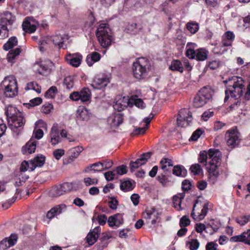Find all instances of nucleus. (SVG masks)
Wrapping results in <instances>:
<instances>
[{
	"mask_svg": "<svg viewBox=\"0 0 250 250\" xmlns=\"http://www.w3.org/2000/svg\"><path fill=\"white\" fill-rule=\"evenodd\" d=\"M208 160V164L207 166V169L210 174L217 177L219 175L216 170L217 168L220 164L221 160V153L218 150L210 149L208 152L202 151L200 152L198 161L199 162L206 166L207 160Z\"/></svg>",
	"mask_w": 250,
	"mask_h": 250,
	"instance_id": "1",
	"label": "nucleus"
},
{
	"mask_svg": "<svg viewBox=\"0 0 250 250\" xmlns=\"http://www.w3.org/2000/svg\"><path fill=\"white\" fill-rule=\"evenodd\" d=\"M224 83L227 84L224 99L225 102L227 101L229 96L233 98H240L242 96L245 85L242 78L233 76L224 81Z\"/></svg>",
	"mask_w": 250,
	"mask_h": 250,
	"instance_id": "2",
	"label": "nucleus"
},
{
	"mask_svg": "<svg viewBox=\"0 0 250 250\" xmlns=\"http://www.w3.org/2000/svg\"><path fill=\"white\" fill-rule=\"evenodd\" d=\"M150 68V64L146 59L138 58L132 65L133 76L139 80L144 79L147 76Z\"/></svg>",
	"mask_w": 250,
	"mask_h": 250,
	"instance_id": "3",
	"label": "nucleus"
},
{
	"mask_svg": "<svg viewBox=\"0 0 250 250\" xmlns=\"http://www.w3.org/2000/svg\"><path fill=\"white\" fill-rule=\"evenodd\" d=\"M96 36L101 45L106 48L111 45L112 37L110 29L106 24H100L97 29Z\"/></svg>",
	"mask_w": 250,
	"mask_h": 250,
	"instance_id": "4",
	"label": "nucleus"
},
{
	"mask_svg": "<svg viewBox=\"0 0 250 250\" xmlns=\"http://www.w3.org/2000/svg\"><path fill=\"white\" fill-rule=\"evenodd\" d=\"M1 86L4 88L6 96L14 97L17 95L18 87L17 80L14 76L6 77L2 82Z\"/></svg>",
	"mask_w": 250,
	"mask_h": 250,
	"instance_id": "5",
	"label": "nucleus"
},
{
	"mask_svg": "<svg viewBox=\"0 0 250 250\" xmlns=\"http://www.w3.org/2000/svg\"><path fill=\"white\" fill-rule=\"evenodd\" d=\"M212 93L213 91L211 89L204 87L195 96L193 106L197 108L202 107L211 99Z\"/></svg>",
	"mask_w": 250,
	"mask_h": 250,
	"instance_id": "6",
	"label": "nucleus"
},
{
	"mask_svg": "<svg viewBox=\"0 0 250 250\" xmlns=\"http://www.w3.org/2000/svg\"><path fill=\"white\" fill-rule=\"evenodd\" d=\"M235 36L233 32H226L222 36L221 44L215 47L213 51L215 54H223L228 50V47L231 46Z\"/></svg>",
	"mask_w": 250,
	"mask_h": 250,
	"instance_id": "7",
	"label": "nucleus"
},
{
	"mask_svg": "<svg viewBox=\"0 0 250 250\" xmlns=\"http://www.w3.org/2000/svg\"><path fill=\"white\" fill-rule=\"evenodd\" d=\"M239 133L237 127L228 130L226 133V139L227 145L231 148H234L238 145Z\"/></svg>",
	"mask_w": 250,
	"mask_h": 250,
	"instance_id": "8",
	"label": "nucleus"
},
{
	"mask_svg": "<svg viewBox=\"0 0 250 250\" xmlns=\"http://www.w3.org/2000/svg\"><path fill=\"white\" fill-rule=\"evenodd\" d=\"M192 115L188 109H181L177 119V125L182 127L188 126L192 121Z\"/></svg>",
	"mask_w": 250,
	"mask_h": 250,
	"instance_id": "9",
	"label": "nucleus"
},
{
	"mask_svg": "<svg viewBox=\"0 0 250 250\" xmlns=\"http://www.w3.org/2000/svg\"><path fill=\"white\" fill-rule=\"evenodd\" d=\"M152 154L151 152L144 153L141 155L140 158L137 159L135 162L131 161L129 164L130 170L133 171L134 169L146 164L148 160L150 158Z\"/></svg>",
	"mask_w": 250,
	"mask_h": 250,
	"instance_id": "10",
	"label": "nucleus"
},
{
	"mask_svg": "<svg viewBox=\"0 0 250 250\" xmlns=\"http://www.w3.org/2000/svg\"><path fill=\"white\" fill-rule=\"evenodd\" d=\"M25 122L23 114L21 112H18V115L16 117H13L11 120L9 119L8 124L11 129H13V127L17 128L22 126Z\"/></svg>",
	"mask_w": 250,
	"mask_h": 250,
	"instance_id": "11",
	"label": "nucleus"
},
{
	"mask_svg": "<svg viewBox=\"0 0 250 250\" xmlns=\"http://www.w3.org/2000/svg\"><path fill=\"white\" fill-rule=\"evenodd\" d=\"M109 82L108 78L104 76H98L94 78L91 85L94 89H101L106 86Z\"/></svg>",
	"mask_w": 250,
	"mask_h": 250,
	"instance_id": "12",
	"label": "nucleus"
},
{
	"mask_svg": "<svg viewBox=\"0 0 250 250\" xmlns=\"http://www.w3.org/2000/svg\"><path fill=\"white\" fill-rule=\"evenodd\" d=\"M101 232V227H95L88 233L86 236V240L89 245H93L97 240Z\"/></svg>",
	"mask_w": 250,
	"mask_h": 250,
	"instance_id": "13",
	"label": "nucleus"
},
{
	"mask_svg": "<svg viewBox=\"0 0 250 250\" xmlns=\"http://www.w3.org/2000/svg\"><path fill=\"white\" fill-rule=\"evenodd\" d=\"M17 241V236L12 234L8 238H5L0 242V249L3 250L14 246Z\"/></svg>",
	"mask_w": 250,
	"mask_h": 250,
	"instance_id": "14",
	"label": "nucleus"
},
{
	"mask_svg": "<svg viewBox=\"0 0 250 250\" xmlns=\"http://www.w3.org/2000/svg\"><path fill=\"white\" fill-rule=\"evenodd\" d=\"M82 58L79 54H69L65 57V60L72 66L77 67L81 63Z\"/></svg>",
	"mask_w": 250,
	"mask_h": 250,
	"instance_id": "15",
	"label": "nucleus"
},
{
	"mask_svg": "<svg viewBox=\"0 0 250 250\" xmlns=\"http://www.w3.org/2000/svg\"><path fill=\"white\" fill-rule=\"evenodd\" d=\"M107 122L111 128H116L123 122V116L120 113H117L108 118Z\"/></svg>",
	"mask_w": 250,
	"mask_h": 250,
	"instance_id": "16",
	"label": "nucleus"
},
{
	"mask_svg": "<svg viewBox=\"0 0 250 250\" xmlns=\"http://www.w3.org/2000/svg\"><path fill=\"white\" fill-rule=\"evenodd\" d=\"M107 223L111 227H118L124 223L123 215L121 213H117L108 218Z\"/></svg>",
	"mask_w": 250,
	"mask_h": 250,
	"instance_id": "17",
	"label": "nucleus"
},
{
	"mask_svg": "<svg viewBox=\"0 0 250 250\" xmlns=\"http://www.w3.org/2000/svg\"><path fill=\"white\" fill-rule=\"evenodd\" d=\"M15 16L13 15L11 13L5 12L1 16L0 24L7 27L8 25H11L15 21Z\"/></svg>",
	"mask_w": 250,
	"mask_h": 250,
	"instance_id": "18",
	"label": "nucleus"
},
{
	"mask_svg": "<svg viewBox=\"0 0 250 250\" xmlns=\"http://www.w3.org/2000/svg\"><path fill=\"white\" fill-rule=\"evenodd\" d=\"M83 150V147L80 146H77L69 149L67 151L69 158L67 160V163H70L72 162L74 159L78 157L80 153L82 152Z\"/></svg>",
	"mask_w": 250,
	"mask_h": 250,
	"instance_id": "19",
	"label": "nucleus"
},
{
	"mask_svg": "<svg viewBox=\"0 0 250 250\" xmlns=\"http://www.w3.org/2000/svg\"><path fill=\"white\" fill-rule=\"evenodd\" d=\"M66 208V206L64 204L57 205L55 207L52 208L49 210L46 214V217L51 219L54 217L55 216L61 214L62 210Z\"/></svg>",
	"mask_w": 250,
	"mask_h": 250,
	"instance_id": "20",
	"label": "nucleus"
},
{
	"mask_svg": "<svg viewBox=\"0 0 250 250\" xmlns=\"http://www.w3.org/2000/svg\"><path fill=\"white\" fill-rule=\"evenodd\" d=\"M50 143L53 146L61 142V137L57 125H54L50 131Z\"/></svg>",
	"mask_w": 250,
	"mask_h": 250,
	"instance_id": "21",
	"label": "nucleus"
},
{
	"mask_svg": "<svg viewBox=\"0 0 250 250\" xmlns=\"http://www.w3.org/2000/svg\"><path fill=\"white\" fill-rule=\"evenodd\" d=\"M128 104V100L127 98L124 97L123 98L117 100L113 105V107L115 110L121 111L124 109Z\"/></svg>",
	"mask_w": 250,
	"mask_h": 250,
	"instance_id": "22",
	"label": "nucleus"
},
{
	"mask_svg": "<svg viewBox=\"0 0 250 250\" xmlns=\"http://www.w3.org/2000/svg\"><path fill=\"white\" fill-rule=\"evenodd\" d=\"M45 161V157L42 155L37 156L33 160L30 161L31 165V171L34 170L37 167H41L43 165Z\"/></svg>",
	"mask_w": 250,
	"mask_h": 250,
	"instance_id": "23",
	"label": "nucleus"
},
{
	"mask_svg": "<svg viewBox=\"0 0 250 250\" xmlns=\"http://www.w3.org/2000/svg\"><path fill=\"white\" fill-rule=\"evenodd\" d=\"M100 58V54L97 52H94L87 56L86 62L89 66H92L94 62L99 61Z\"/></svg>",
	"mask_w": 250,
	"mask_h": 250,
	"instance_id": "24",
	"label": "nucleus"
},
{
	"mask_svg": "<svg viewBox=\"0 0 250 250\" xmlns=\"http://www.w3.org/2000/svg\"><path fill=\"white\" fill-rule=\"evenodd\" d=\"M36 147V142L31 139L26 144V145L22 148V151L25 153L26 150L29 153H34Z\"/></svg>",
	"mask_w": 250,
	"mask_h": 250,
	"instance_id": "25",
	"label": "nucleus"
},
{
	"mask_svg": "<svg viewBox=\"0 0 250 250\" xmlns=\"http://www.w3.org/2000/svg\"><path fill=\"white\" fill-rule=\"evenodd\" d=\"M23 30L25 32L33 33L36 30V25L35 23H32L30 21L26 20L22 25Z\"/></svg>",
	"mask_w": 250,
	"mask_h": 250,
	"instance_id": "26",
	"label": "nucleus"
},
{
	"mask_svg": "<svg viewBox=\"0 0 250 250\" xmlns=\"http://www.w3.org/2000/svg\"><path fill=\"white\" fill-rule=\"evenodd\" d=\"M18 112H21L17 110L16 107L11 105L8 106L5 111L8 121L9 119L11 120L13 117H16V115H18Z\"/></svg>",
	"mask_w": 250,
	"mask_h": 250,
	"instance_id": "27",
	"label": "nucleus"
},
{
	"mask_svg": "<svg viewBox=\"0 0 250 250\" xmlns=\"http://www.w3.org/2000/svg\"><path fill=\"white\" fill-rule=\"evenodd\" d=\"M91 92L88 88H84L80 92V100L82 102L89 101L91 98Z\"/></svg>",
	"mask_w": 250,
	"mask_h": 250,
	"instance_id": "28",
	"label": "nucleus"
},
{
	"mask_svg": "<svg viewBox=\"0 0 250 250\" xmlns=\"http://www.w3.org/2000/svg\"><path fill=\"white\" fill-rule=\"evenodd\" d=\"M169 68L172 71H177L180 72H182L184 69L181 62L179 60L172 61Z\"/></svg>",
	"mask_w": 250,
	"mask_h": 250,
	"instance_id": "29",
	"label": "nucleus"
},
{
	"mask_svg": "<svg viewBox=\"0 0 250 250\" xmlns=\"http://www.w3.org/2000/svg\"><path fill=\"white\" fill-rule=\"evenodd\" d=\"M173 173L176 176L184 177L186 176L187 171L184 167L176 166L173 167Z\"/></svg>",
	"mask_w": 250,
	"mask_h": 250,
	"instance_id": "30",
	"label": "nucleus"
},
{
	"mask_svg": "<svg viewBox=\"0 0 250 250\" xmlns=\"http://www.w3.org/2000/svg\"><path fill=\"white\" fill-rule=\"evenodd\" d=\"M51 43H53L55 46H58L59 48L62 47L63 41L60 35H55L49 37Z\"/></svg>",
	"mask_w": 250,
	"mask_h": 250,
	"instance_id": "31",
	"label": "nucleus"
},
{
	"mask_svg": "<svg viewBox=\"0 0 250 250\" xmlns=\"http://www.w3.org/2000/svg\"><path fill=\"white\" fill-rule=\"evenodd\" d=\"M65 193L60 185L57 186L51 189L49 195L53 197H56Z\"/></svg>",
	"mask_w": 250,
	"mask_h": 250,
	"instance_id": "32",
	"label": "nucleus"
},
{
	"mask_svg": "<svg viewBox=\"0 0 250 250\" xmlns=\"http://www.w3.org/2000/svg\"><path fill=\"white\" fill-rule=\"evenodd\" d=\"M51 43L49 37H43L39 42L40 50L42 52L45 51L47 48V45Z\"/></svg>",
	"mask_w": 250,
	"mask_h": 250,
	"instance_id": "33",
	"label": "nucleus"
},
{
	"mask_svg": "<svg viewBox=\"0 0 250 250\" xmlns=\"http://www.w3.org/2000/svg\"><path fill=\"white\" fill-rule=\"evenodd\" d=\"M18 40L15 37L10 38L7 42L3 45V49L5 50H8L14 46L17 45Z\"/></svg>",
	"mask_w": 250,
	"mask_h": 250,
	"instance_id": "34",
	"label": "nucleus"
},
{
	"mask_svg": "<svg viewBox=\"0 0 250 250\" xmlns=\"http://www.w3.org/2000/svg\"><path fill=\"white\" fill-rule=\"evenodd\" d=\"M21 52V48H17L15 50H11L7 55V59L8 62H13L15 57L19 55Z\"/></svg>",
	"mask_w": 250,
	"mask_h": 250,
	"instance_id": "35",
	"label": "nucleus"
},
{
	"mask_svg": "<svg viewBox=\"0 0 250 250\" xmlns=\"http://www.w3.org/2000/svg\"><path fill=\"white\" fill-rule=\"evenodd\" d=\"M134 185L129 180H127L122 182L120 185L121 189L125 191H130L134 188Z\"/></svg>",
	"mask_w": 250,
	"mask_h": 250,
	"instance_id": "36",
	"label": "nucleus"
},
{
	"mask_svg": "<svg viewBox=\"0 0 250 250\" xmlns=\"http://www.w3.org/2000/svg\"><path fill=\"white\" fill-rule=\"evenodd\" d=\"M208 51L200 49L196 51L195 58L198 61H205L208 57Z\"/></svg>",
	"mask_w": 250,
	"mask_h": 250,
	"instance_id": "37",
	"label": "nucleus"
},
{
	"mask_svg": "<svg viewBox=\"0 0 250 250\" xmlns=\"http://www.w3.org/2000/svg\"><path fill=\"white\" fill-rule=\"evenodd\" d=\"M143 217L146 220H150L154 217H158V213L154 209L147 210L143 213Z\"/></svg>",
	"mask_w": 250,
	"mask_h": 250,
	"instance_id": "38",
	"label": "nucleus"
},
{
	"mask_svg": "<svg viewBox=\"0 0 250 250\" xmlns=\"http://www.w3.org/2000/svg\"><path fill=\"white\" fill-rule=\"evenodd\" d=\"M184 197L181 195V197L178 196H174L173 197V203L174 207L178 210H182L181 202L182 200L183 199Z\"/></svg>",
	"mask_w": 250,
	"mask_h": 250,
	"instance_id": "39",
	"label": "nucleus"
},
{
	"mask_svg": "<svg viewBox=\"0 0 250 250\" xmlns=\"http://www.w3.org/2000/svg\"><path fill=\"white\" fill-rule=\"evenodd\" d=\"M9 30L6 26L0 24V40H3L8 37Z\"/></svg>",
	"mask_w": 250,
	"mask_h": 250,
	"instance_id": "40",
	"label": "nucleus"
},
{
	"mask_svg": "<svg viewBox=\"0 0 250 250\" xmlns=\"http://www.w3.org/2000/svg\"><path fill=\"white\" fill-rule=\"evenodd\" d=\"M237 223L241 226H244L250 221V215L241 216L235 219Z\"/></svg>",
	"mask_w": 250,
	"mask_h": 250,
	"instance_id": "41",
	"label": "nucleus"
},
{
	"mask_svg": "<svg viewBox=\"0 0 250 250\" xmlns=\"http://www.w3.org/2000/svg\"><path fill=\"white\" fill-rule=\"evenodd\" d=\"M187 28L192 34L195 33L199 29L198 24L196 23L188 22L187 24Z\"/></svg>",
	"mask_w": 250,
	"mask_h": 250,
	"instance_id": "42",
	"label": "nucleus"
},
{
	"mask_svg": "<svg viewBox=\"0 0 250 250\" xmlns=\"http://www.w3.org/2000/svg\"><path fill=\"white\" fill-rule=\"evenodd\" d=\"M25 89H33L39 93L41 92V87L39 86L38 83L34 82H31L28 83Z\"/></svg>",
	"mask_w": 250,
	"mask_h": 250,
	"instance_id": "43",
	"label": "nucleus"
},
{
	"mask_svg": "<svg viewBox=\"0 0 250 250\" xmlns=\"http://www.w3.org/2000/svg\"><path fill=\"white\" fill-rule=\"evenodd\" d=\"M244 232L240 235H235L230 238V241L232 242H241L245 243V239L244 238Z\"/></svg>",
	"mask_w": 250,
	"mask_h": 250,
	"instance_id": "44",
	"label": "nucleus"
},
{
	"mask_svg": "<svg viewBox=\"0 0 250 250\" xmlns=\"http://www.w3.org/2000/svg\"><path fill=\"white\" fill-rule=\"evenodd\" d=\"M187 245L190 250H197L199 246V242L197 239H192Z\"/></svg>",
	"mask_w": 250,
	"mask_h": 250,
	"instance_id": "45",
	"label": "nucleus"
},
{
	"mask_svg": "<svg viewBox=\"0 0 250 250\" xmlns=\"http://www.w3.org/2000/svg\"><path fill=\"white\" fill-rule=\"evenodd\" d=\"M63 83L66 88L69 89L73 88L74 86L73 79L70 76L67 77L64 79Z\"/></svg>",
	"mask_w": 250,
	"mask_h": 250,
	"instance_id": "46",
	"label": "nucleus"
},
{
	"mask_svg": "<svg viewBox=\"0 0 250 250\" xmlns=\"http://www.w3.org/2000/svg\"><path fill=\"white\" fill-rule=\"evenodd\" d=\"M57 92V87L55 86H52L46 91L45 95L48 98H53L54 97Z\"/></svg>",
	"mask_w": 250,
	"mask_h": 250,
	"instance_id": "47",
	"label": "nucleus"
},
{
	"mask_svg": "<svg viewBox=\"0 0 250 250\" xmlns=\"http://www.w3.org/2000/svg\"><path fill=\"white\" fill-rule=\"evenodd\" d=\"M61 188L63 189L64 193L71 191L73 188V185L71 183H64L60 185Z\"/></svg>",
	"mask_w": 250,
	"mask_h": 250,
	"instance_id": "48",
	"label": "nucleus"
},
{
	"mask_svg": "<svg viewBox=\"0 0 250 250\" xmlns=\"http://www.w3.org/2000/svg\"><path fill=\"white\" fill-rule=\"evenodd\" d=\"M190 223V221L187 216H183L180 220V226L181 228H185Z\"/></svg>",
	"mask_w": 250,
	"mask_h": 250,
	"instance_id": "49",
	"label": "nucleus"
},
{
	"mask_svg": "<svg viewBox=\"0 0 250 250\" xmlns=\"http://www.w3.org/2000/svg\"><path fill=\"white\" fill-rule=\"evenodd\" d=\"M132 101L133 102L134 104L138 107L140 108L141 109L144 108L145 107V104H144L143 100L139 98L137 99H132Z\"/></svg>",
	"mask_w": 250,
	"mask_h": 250,
	"instance_id": "50",
	"label": "nucleus"
},
{
	"mask_svg": "<svg viewBox=\"0 0 250 250\" xmlns=\"http://www.w3.org/2000/svg\"><path fill=\"white\" fill-rule=\"evenodd\" d=\"M190 170L195 175L199 174L201 171V167L198 164L192 165L190 167Z\"/></svg>",
	"mask_w": 250,
	"mask_h": 250,
	"instance_id": "51",
	"label": "nucleus"
},
{
	"mask_svg": "<svg viewBox=\"0 0 250 250\" xmlns=\"http://www.w3.org/2000/svg\"><path fill=\"white\" fill-rule=\"evenodd\" d=\"M20 169L22 171H25L28 169H30L31 171V165H30V161L29 162L26 161H23L22 162Z\"/></svg>",
	"mask_w": 250,
	"mask_h": 250,
	"instance_id": "52",
	"label": "nucleus"
},
{
	"mask_svg": "<svg viewBox=\"0 0 250 250\" xmlns=\"http://www.w3.org/2000/svg\"><path fill=\"white\" fill-rule=\"evenodd\" d=\"M37 65L40 67V68L38 70V72L41 74H43L45 72L49 70L48 67H47L44 63H41V64L38 63Z\"/></svg>",
	"mask_w": 250,
	"mask_h": 250,
	"instance_id": "53",
	"label": "nucleus"
},
{
	"mask_svg": "<svg viewBox=\"0 0 250 250\" xmlns=\"http://www.w3.org/2000/svg\"><path fill=\"white\" fill-rule=\"evenodd\" d=\"M110 199L111 200L108 202L109 207L112 209H116L118 205V202L114 197H111Z\"/></svg>",
	"mask_w": 250,
	"mask_h": 250,
	"instance_id": "54",
	"label": "nucleus"
},
{
	"mask_svg": "<svg viewBox=\"0 0 250 250\" xmlns=\"http://www.w3.org/2000/svg\"><path fill=\"white\" fill-rule=\"evenodd\" d=\"M64 154V150L62 149H57L53 152L54 157L59 160Z\"/></svg>",
	"mask_w": 250,
	"mask_h": 250,
	"instance_id": "55",
	"label": "nucleus"
},
{
	"mask_svg": "<svg viewBox=\"0 0 250 250\" xmlns=\"http://www.w3.org/2000/svg\"><path fill=\"white\" fill-rule=\"evenodd\" d=\"M103 165L102 164V163H101V162H98V163H96L93 164L91 165L89 167H88L86 168L85 171L86 172H90V171H92V170H93L95 172V171H100L99 170L95 169H92L91 168L92 167H102V166H103Z\"/></svg>",
	"mask_w": 250,
	"mask_h": 250,
	"instance_id": "56",
	"label": "nucleus"
},
{
	"mask_svg": "<svg viewBox=\"0 0 250 250\" xmlns=\"http://www.w3.org/2000/svg\"><path fill=\"white\" fill-rule=\"evenodd\" d=\"M202 134V130L200 129H198L193 133L189 140L196 141Z\"/></svg>",
	"mask_w": 250,
	"mask_h": 250,
	"instance_id": "57",
	"label": "nucleus"
},
{
	"mask_svg": "<svg viewBox=\"0 0 250 250\" xmlns=\"http://www.w3.org/2000/svg\"><path fill=\"white\" fill-rule=\"evenodd\" d=\"M116 171L119 175H123L127 172L126 167L125 165H122L116 168Z\"/></svg>",
	"mask_w": 250,
	"mask_h": 250,
	"instance_id": "58",
	"label": "nucleus"
},
{
	"mask_svg": "<svg viewBox=\"0 0 250 250\" xmlns=\"http://www.w3.org/2000/svg\"><path fill=\"white\" fill-rule=\"evenodd\" d=\"M104 175L106 180L108 181H109L114 180L115 176V174L112 171H108L104 173Z\"/></svg>",
	"mask_w": 250,
	"mask_h": 250,
	"instance_id": "59",
	"label": "nucleus"
},
{
	"mask_svg": "<svg viewBox=\"0 0 250 250\" xmlns=\"http://www.w3.org/2000/svg\"><path fill=\"white\" fill-rule=\"evenodd\" d=\"M84 182L85 185L88 186L91 185L97 184L98 183V180L95 178L91 179L89 177H87L84 179Z\"/></svg>",
	"mask_w": 250,
	"mask_h": 250,
	"instance_id": "60",
	"label": "nucleus"
},
{
	"mask_svg": "<svg viewBox=\"0 0 250 250\" xmlns=\"http://www.w3.org/2000/svg\"><path fill=\"white\" fill-rule=\"evenodd\" d=\"M220 63L217 61H212L209 62L208 64V67L210 69L214 70L218 68L219 66Z\"/></svg>",
	"mask_w": 250,
	"mask_h": 250,
	"instance_id": "61",
	"label": "nucleus"
},
{
	"mask_svg": "<svg viewBox=\"0 0 250 250\" xmlns=\"http://www.w3.org/2000/svg\"><path fill=\"white\" fill-rule=\"evenodd\" d=\"M208 208L206 207V205H204L203 208L202 209L201 212L197 217L198 220L203 219L207 213Z\"/></svg>",
	"mask_w": 250,
	"mask_h": 250,
	"instance_id": "62",
	"label": "nucleus"
},
{
	"mask_svg": "<svg viewBox=\"0 0 250 250\" xmlns=\"http://www.w3.org/2000/svg\"><path fill=\"white\" fill-rule=\"evenodd\" d=\"M79 116L83 120H86L88 119L87 116V111L86 109L83 108L79 113Z\"/></svg>",
	"mask_w": 250,
	"mask_h": 250,
	"instance_id": "63",
	"label": "nucleus"
},
{
	"mask_svg": "<svg viewBox=\"0 0 250 250\" xmlns=\"http://www.w3.org/2000/svg\"><path fill=\"white\" fill-rule=\"evenodd\" d=\"M245 244L250 245V229L244 232Z\"/></svg>",
	"mask_w": 250,
	"mask_h": 250,
	"instance_id": "64",
	"label": "nucleus"
}]
</instances>
